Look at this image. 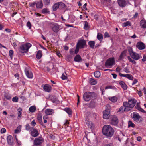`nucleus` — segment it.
Listing matches in <instances>:
<instances>
[{"instance_id":"nucleus-1","label":"nucleus","mask_w":146,"mask_h":146,"mask_svg":"<svg viewBox=\"0 0 146 146\" xmlns=\"http://www.w3.org/2000/svg\"><path fill=\"white\" fill-rule=\"evenodd\" d=\"M114 132L113 128L110 125H105L102 128L103 134L107 137H111Z\"/></svg>"},{"instance_id":"nucleus-2","label":"nucleus","mask_w":146,"mask_h":146,"mask_svg":"<svg viewBox=\"0 0 146 146\" xmlns=\"http://www.w3.org/2000/svg\"><path fill=\"white\" fill-rule=\"evenodd\" d=\"M97 95L94 92H85L83 95V98L84 100L85 101H88L91 99H94L96 98Z\"/></svg>"},{"instance_id":"nucleus-3","label":"nucleus","mask_w":146,"mask_h":146,"mask_svg":"<svg viewBox=\"0 0 146 146\" xmlns=\"http://www.w3.org/2000/svg\"><path fill=\"white\" fill-rule=\"evenodd\" d=\"M137 101L134 99L129 100L128 102H124L123 105L124 106L131 109L135 106Z\"/></svg>"},{"instance_id":"nucleus-4","label":"nucleus","mask_w":146,"mask_h":146,"mask_svg":"<svg viewBox=\"0 0 146 146\" xmlns=\"http://www.w3.org/2000/svg\"><path fill=\"white\" fill-rule=\"evenodd\" d=\"M31 46V44L29 43L22 44L20 47V51L22 53H26Z\"/></svg>"},{"instance_id":"nucleus-5","label":"nucleus","mask_w":146,"mask_h":146,"mask_svg":"<svg viewBox=\"0 0 146 146\" xmlns=\"http://www.w3.org/2000/svg\"><path fill=\"white\" fill-rule=\"evenodd\" d=\"M105 110L103 112V118L104 119H108L110 117V111L109 105H107L106 106Z\"/></svg>"},{"instance_id":"nucleus-6","label":"nucleus","mask_w":146,"mask_h":146,"mask_svg":"<svg viewBox=\"0 0 146 146\" xmlns=\"http://www.w3.org/2000/svg\"><path fill=\"white\" fill-rule=\"evenodd\" d=\"M44 141V139L41 137H39L35 139L33 146H41Z\"/></svg>"},{"instance_id":"nucleus-7","label":"nucleus","mask_w":146,"mask_h":146,"mask_svg":"<svg viewBox=\"0 0 146 146\" xmlns=\"http://www.w3.org/2000/svg\"><path fill=\"white\" fill-rule=\"evenodd\" d=\"M115 62L114 58H110L106 62L105 66L106 67L109 66L110 68H111L113 65L115 64Z\"/></svg>"},{"instance_id":"nucleus-8","label":"nucleus","mask_w":146,"mask_h":146,"mask_svg":"<svg viewBox=\"0 0 146 146\" xmlns=\"http://www.w3.org/2000/svg\"><path fill=\"white\" fill-rule=\"evenodd\" d=\"M50 27L53 31L55 33H57L59 30V25L56 23H50Z\"/></svg>"},{"instance_id":"nucleus-9","label":"nucleus","mask_w":146,"mask_h":146,"mask_svg":"<svg viewBox=\"0 0 146 146\" xmlns=\"http://www.w3.org/2000/svg\"><path fill=\"white\" fill-rule=\"evenodd\" d=\"M133 119L137 122H140L142 120V118L138 113H133Z\"/></svg>"},{"instance_id":"nucleus-10","label":"nucleus","mask_w":146,"mask_h":146,"mask_svg":"<svg viewBox=\"0 0 146 146\" xmlns=\"http://www.w3.org/2000/svg\"><path fill=\"white\" fill-rule=\"evenodd\" d=\"M86 41L84 40H81L78 41L77 44V46H78L80 48H83L86 46Z\"/></svg>"},{"instance_id":"nucleus-11","label":"nucleus","mask_w":146,"mask_h":146,"mask_svg":"<svg viewBox=\"0 0 146 146\" xmlns=\"http://www.w3.org/2000/svg\"><path fill=\"white\" fill-rule=\"evenodd\" d=\"M136 47L140 50L144 49L145 48V45L142 42H138L136 45Z\"/></svg>"},{"instance_id":"nucleus-12","label":"nucleus","mask_w":146,"mask_h":146,"mask_svg":"<svg viewBox=\"0 0 146 146\" xmlns=\"http://www.w3.org/2000/svg\"><path fill=\"white\" fill-rule=\"evenodd\" d=\"M131 110V109L128 108L127 107L123 106H121L119 109L118 111V112L120 113H122L125 111H128Z\"/></svg>"},{"instance_id":"nucleus-13","label":"nucleus","mask_w":146,"mask_h":146,"mask_svg":"<svg viewBox=\"0 0 146 146\" xmlns=\"http://www.w3.org/2000/svg\"><path fill=\"white\" fill-rule=\"evenodd\" d=\"M31 135L33 137H36L39 135L38 131L33 127L31 128Z\"/></svg>"},{"instance_id":"nucleus-14","label":"nucleus","mask_w":146,"mask_h":146,"mask_svg":"<svg viewBox=\"0 0 146 146\" xmlns=\"http://www.w3.org/2000/svg\"><path fill=\"white\" fill-rule=\"evenodd\" d=\"M118 123V120L117 117L115 116H113L111 119V124L114 126H116L117 125Z\"/></svg>"},{"instance_id":"nucleus-15","label":"nucleus","mask_w":146,"mask_h":146,"mask_svg":"<svg viewBox=\"0 0 146 146\" xmlns=\"http://www.w3.org/2000/svg\"><path fill=\"white\" fill-rule=\"evenodd\" d=\"M7 141L8 144L9 145H13L14 144L13 137L10 135H9L7 137Z\"/></svg>"},{"instance_id":"nucleus-16","label":"nucleus","mask_w":146,"mask_h":146,"mask_svg":"<svg viewBox=\"0 0 146 146\" xmlns=\"http://www.w3.org/2000/svg\"><path fill=\"white\" fill-rule=\"evenodd\" d=\"M119 5L121 7H123L127 5V3L125 0H117Z\"/></svg>"},{"instance_id":"nucleus-17","label":"nucleus","mask_w":146,"mask_h":146,"mask_svg":"<svg viewBox=\"0 0 146 146\" xmlns=\"http://www.w3.org/2000/svg\"><path fill=\"white\" fill-rule=\"evenodd\" d=\"M130 56L132 58L136 60H138L140 58L139 55L135 52L132 54H131V55H130Z\"/></svg>"},{"instance_id":"nucleus-18","label":"nucleus","mask_w":146,"mask_h":146,"mask_svg":"<svg viewBox=\"0 0 146 146\" xmlns=\"http://www.w3.org/2000/svg\"><path fill=\"white\" fill-rule=\"evenodd\" d=\"M43 89L45 92H50L52 87L50 85L46 84L43 86Z\"/></svg>"},{"instance_id":"nucleus-19","label":"nucleus","mask_w":146,"mask_h":146,"mask_svg":"<svg viewBox=\"0 0 146 146\" xmlns=\"http://www.w3.org/2000/svg\"><path fill=\"white\" fill-rule=\"evenodd\" d=\"M119 75L122 77H125L130 80H133V78L132 76L129 74H123L121 73L119 74Z\"/></svg>"},{"instance_id":"nucleus-20","label":"nucleus","mask_w":146,"mask_h":146,"mask_svg":"<svg viewBox=\"0 0 146 146\" xmlns=\"http://www.w3.org/2000/svg\"><path fill=\"white\" fill-rule=\"evenodd\" d=\"M25 72L27 76L29 78H32L33 77V75L31 71L27 69L25 70Z\"/></svg>"},{"instance_id":"nucleus-21","label":"nucleus","mask_w":146,"mask_h":146,"mask_svg":"<svg viewBox=\"0 0 146 146\" xmlns=\"http://www.w3.org/2000/svg\"><path fill=\"white\" fill-rule=\"evenodd\" d=\"M42 116L40 114H39L38 115L37 117V119L38 121L40 123V124L44 127H45L46 126L43 124L42 122Z\"/></svg>"},{"instance_id":"nucleus-22","label":"nucleus","mask_w":146,"mask_h":146,"mask_svg":"<svg viewBox=\"0 0 146 146\" xmlns=\"http://www.w3.org/2000/svg\"><path fill=\"white\" fill-rule=\"evenodd\" d=\"M36 7L37 8H42L43 6V4L41 1H36Z\"/></svg>"},{"instance_id":"nucleus-23","label":"nucleus","mask_w":146,"mask_h":146,"mask_svg":"<svg viewBox=\"0 0 146 146\" xmlns=\"http://www.w3.org/2000/svg\"><path fill=\"white\" fill-rule=\"evenodd\" d=\"M54 113V110L50 109H47L45 111V113L47 115H51Z\"/></svg>"},{"instance_id":"nucleus-24","label":"nucleus","mask_w":146,"mask_h":146,"mask_svg":"<svg viewBox=\"0 0 146 146\" xmlns=\"http://www.w3.org/2000/svg\"><path fill=\"white\" fill-rule=\"evenodd\" d=\"M141 27L143 28H146V21L145 20H141L140 23Z\"/></svg>"},{"instance_id":"nucleus-25","label":"nucleus","mask_w":146,"mask_h":146,"mask_svg":"<svg viewBox=\"0 0 146 146\" xmlns=\"http://www.w3.org/2000/svg\"><path fill=\"white\" fill-rule=\"evenodd\" d=\"M119 84L121 86V87L124 90H126L127 89V86L124 82L123 81H120Z\"/></svg>"},{"instance_id":"nucleus-26","label":"nucleus","mask_w":146,"mask_h":146,"mask_svg":"<svg viewBox=\"0 0 146 146\" xmlns=\"http://www.w3.org/2000/svg\"><path fill=\"white\" fill-rule=\"evenodd\" d=\"M82 58L80 55H76L74 58V60L75 62H80L81 61Z\"/></svg>"},{"instance_id":"nucleus-27","label":"nucleus","mask_w":146,"mask_h":146,"mask_svg":"<svg viewBox=\"0 0 146 146\" xmlns=\"http://www.w3.org/2000/svg\"><path fill=\"white\" fill-rule=\"evenodd\" d=\"M42 52L41 50H38L36 54V58L38 59H40L41 58V57L42 56Z\"/></svg>"},{"instance_id":"nucleus-28","label":"nucleus","mask_w":146,"mask_h":146,"mask_svg":"<svg viewBox=\"0 0 146 146\" xmlns=\"http://www.w3.org/2000/svg\"><path fill=\"white\" fill-rule=\"evenodd\" d=\"M86 123L89 128H92V124L91 121H89L88 119H86Z\"/></svg>"},{"instance_id":"nucleus-29","label":"nucleus","mask_w":146,"mask_h":146,"mask_svg":"<svg viewBox=\"0 0 146 146\" xmlns=\"http://www.w3.org/2000/svg\"><path fill=\"white\" fill-rule=\"evenodd\" d=\"M64 110L69 115L72 114V111L70 108H64Z\"/></svg>"},{"instance_id":"nucleus-30","label":"nucleus","mask_w":146,"mask_h":146,"mask_svg":"<svg viewBox=\"0 0 146 146\" xmlns=\"http://www.w3.org/2000/svg\"><path fill=\"white\" fill-rule=\"evenodd\" d=\"M36 107L35 106H31L29 108V111L32 113L35 112L36 111Z\"/></svg>"},{"instance_id":"nucleus-31","label":"nucleus","mask_w":146,"mask_h":146,"mask_svg":"<svg viewBox=\"0 0 146 146\" xmlns=\"http://www.w3.org/2000/svg\"><path fill=\"white\" fill-rule=\"evenodd\" d=\"M125 55V51L122 52L119 57V60H121L124 58V56Z\"/></svg>"},{"instance_id":"nucleus-32","label":"nucleus","mask_w":146,"mask_h":146,"mask_svg":"<svg viewBox=\"0 0 146 146\" xmlns=\"http://www.w3.org/2000/svg\"><path fill=\"white\" fill-rule=\"evenodd\" d=\"M85 24H84V28L86 30H88L90 28V26L88 25V23L86 21H84Z\"/></svg>"},{"instance_id":"nucleus-33","label":"nucleus","mask_w":146,"mask_h":146,"mask_svg":"<svg viewBox=\"0 0 146 146\" xmlns=\"http://www.w3.org/2000/svg\"><path fill=\"white\" fill-rule=\"evenodd\" d=\"M95 42L94 41H90L88 42V44L92 48H93L94 46Z\"/></svg>"},{"instance_id":"nucleus-34","label":"nucleus","mask_w":146,"mask_h":146,"mask_svg":"<svg viewBox=\"0 0 146 146\" xmlns=\"http://www.w3.org/2000/svg\"><path fill=\"white\" fill-rule=\"evenodd\" d=\"M59 8L60 9L64 8L65 7V4L61 2H58Z\"/></svg>"},{"instance_id":"nucleus-35","label":"nucleus","mask_w":146,"mask_h":146,"mask_svg":"<svg viewBox=\"0 0 146 146\" xmlns=\"http://www.w3.org/2000/svg\"><path fill=\"white\" fill-rule=\"evenodd\" d=\"M97 38L100 41H102L103 39L102 35L100 33H98Z\"/></svg>"},{"instance_id":"nucleus-36","label":"nucleus","mask_w":146,"mask_h":146,"mask_svg":"<svg viewBox=\"0 0 146 146\" xmlns=\"http://www.w3.org/2000/svg\"><path fill=\"white\" fill-rule=\"evenodd\" d=\"M51 101L53 102H56L58 101V100L56 97L54 96H52L51 98Z\"/></svg>"},{"instance_id":"nucleus-37","label":"nucleus","mask_w":146,"mask_h":146,"mask_svg":"<svg viewBox=\"0 0 146 146\" xmlns=\"http://www.w3.org/2000/svg\"><path fill=\"white\" fill-rule=\"evenodd\" d=\"M128 25L131 26V22L129 21H127L123 24L122 26L123 27H126Z\"/></svg>"},{"instance_id":"nucleus-38","label":"nucleus","mask_w":146,"mask_h":146,"mask_svg":"<svg viewBox=\"0 0 146 146\" xmlns=\"http://www.w3.org/2000/svg\"><path fill=\"white\" fill-rule=\"evenodd\" d=\"M59 8V6L58 3H55L53 6V10L54 11H56Z\"/></svg>"},{"instance_id":"nucleus-39","label":"nucleus","mask_w":146,"mask_h":146,"mask_svg":"<svg viewBox=\"0 0 146 146\" xmlns=\"http://www.w3.org/2000/svg\"><path fill=\"white\" fill-rule=\"evenodd\" d=\"M109 100L113 102H116L117 100V99L116 97L114 96L109 98Z\"/></svg>"},{"instance_id":"nucleus-40","label":"nucleus","mask_w":146,"mask_h":146,"mask_svg":"<svg viewBox=\"0 0 146 146\" xmlns=\"http://www.w3.org/2000/svg\"><path fill=\"white\" fill-rule=\"evenodd\" d=\"M94 74L95 77L96 78H99L100 76V73L98 71H96L94 72Z\"/></svg>"},{"instance_id":"nucleus-41","label":"nucleus","mask_w":146,"mask_h":146,"mask_svg":"<svg viewBox=\"0 0 146 146\" xmlns=\"http://www.w3.org/2000/svg\"><path fill=\"white\" fill-rule=\"evenodd\" d=\"M90 84L92 85H95L97 83L96 81L92 78H90Z\"/></svg>"},{"instance_id":"nucleus-42","label":"nucleus","mask_w":146,"mask_h":146,"mask_svg":"<svg viewBox=\"0 0 146 146\" xmlns=\"http://www.w3.org/2000/svg\"><path fill=\"white\" fill-rule=\"evenodd\" d=\"M104 1L106 3V4L109 7H110L111 6V0H104Z\"/></svg>"},{"instance_id":"nucleus-43","label":"nucleus","mask_w":146,"mask_h":146,"mask_svg":"<svg viewBox=\"0 0 146 146\" xmlns=\"http://www.w3.org/2000/svg\"><path fill=\"white\" fill-rule=\"evenodd\" d=\"M89 106L91 108H93L95 106V102L93 101H91L89 104Z\"/></svg>"},{"instance_id":"nucleus-44","label":"nucleus","mask_w":146,"mask_h":146,"mask_svg":"<svg viewBox=\"0 0 146 146\" xmlns=\"http://www.w3.org/2000/svg\"><path fill=\"white\" fill-rule=\"evenodd\" d=\"M18 115L19 117H21V111L22 110V109L21 108H18Z\"/></svg>"},{"instance_id":"nucleus-45","label":"nucleus","mask_w":146,"mask_h":146,"mask_svg":"<svg viewBox=\"0 0 146 146\" xmlns=\"http://www.w3.org/2000/svg\"><path fill=\"white\" fill-rule=\"evenodd\" d=\"M128 126L129 127H134L135 126V125L131 121H129L128 122Z\"/></svg>"},{"instance_id":"nucleus-46","label":"nucleus","mask_w":146,"mask_h":146,"mask_svg":"<svg viewBox=\"0 0 146 146\" xmlns=\"http://www.w3.org/2000/svg\"><path fill=\"white\" fill-rule=\"evenodd\" d=\"M128 50L130 55H131V54H132L134 52L133 51L132 48L131 47H129Z\"/></svg>"},{"instance_id":"nucleus-47","label":"nucleus","mask_w":146,"mask_h":146,"mask_svg":"<svg viewBox=\"0 0 146 146\" xmlns=\"http://www.w3.org/2000/svg\"><path fill=\"white\" fill-rule=\"evenodd\" d=\"M12 100L13 102H17L18 101V98L17 96L14 97L13 98Z\"/></svg>"},{"instance_id":"nucleus-48","label":"nucleus","mask_w":146,"mask_h":146,"mask_svg":"<svg viewBox=\"0 0 146 146\" xmlns=\"http://www.w3.org/2000/svg\"><path fill=\"white\" fill-rule=\"evenodd\" d=\"M111 88H113L114 89H116V88L114 86H106L105 89H111Z\"/></svg>"},{"instance_id":"nucleus-49","label":"nucleus","mask_w":146,"mask_h":146,"mask_svg":"<svg viewBox=\"0 0 146 146\" xmlns=\"http://www.w3.org/2000/svg\"><path fill=\"white\" fill-rule=\"evenodd\" d=\"M43 1L44 3L46 5L49 4L50 2V0H43Z\"/></svg>"},{"instance_id":"nucleus-50","label":"nucleus","mask_w":146,"mask_h":146,"mask_svg":"<svg viewBox=\"0 0 146 146\" xmlns=\"http://www.w3.org/2000/svg\"><path fill=\"white\" fill-rule=\"evenodd\" d=\"M25 129L27 130H31V128L30 127V125L29 124H27L25 126Z\"/></svg>"},{"instance_id":"nucleus-51","label":"nucleus","mask_w":146,"mask_h":146,"mask_svg":"<svg viewBox=\"0 0 146 146\" xmlns=\"http://www.w3.org/2000/svg\"><path fill=\"white\" fill-rule=\"evenodd\" d=\"M42 12L43 13H46L48 12V11L47 9L44 8L42 9Z\"/></svg>"},{"instance_id":"nucleus-52","label":"nucleus","mask_w":146,"mask_h":146,"mask_svg":"<svg viewBox=\"0 0 146 146\" xmlns=\"http://www.w3.org/2000/svg\"><path fill=\"white\" fill-rule=\"evenodd\" d=\"M13 54V51L12 50H10L9 52V55L11 58H12Z\"/></svg>"},{"instance_id":"nucleus-53","label":"nucleus","mask_w":146,"mask_h":146,"mask_svg":"<svg viewBox=\"0 0 146 146\" xmlns=\"http://www.w3.org/2000/svg\"><path fill=\"white\" fill-rule=\"evenodd\" d=\"M36 1L33 2L32 3H29V6L30 7H33L35 5H36Z\"/></svg>"},{"instance_id":"nucleus-54","label":"nucleus","mask_w":146,"mask_h":146,"mask_svg":"<svg viewBox=\"0 0 146 146\" xmlns=\"http://www.w3.org/2000/svg\"><path fill=\"white\" fill-rule=\"evenodd\" d=\"M27 26L29 27V29H31V25L30 22L29 21H28L27 23Z\"/></svg>"},{"instance_id":"nucleus-55","label":"nucleus","mask_w":146,"mask_h":146,"mask_svg":"<svg viewBox=\"0 0 146 146\" xmlns=\"http://www.w3.org/2000/svg\"><path fill=\"white\" fill-rule=\"evenodd\" d=\"M79 48H80L79 47L76 46V49L74 52V53L75 54H76L78 53Z\"/></svg>"},{"instance_id":"nucleus-56","label":"nucleus","mask_w":146,"mask_h":146,"mask_svg":"<svg viewBox=\"0 0 146 146\" xmlns=\"http://www.w3.org/2000/svg\"><path fill=\"white\" fill-rule=\"evenodd\" d=\"M123 70L124 71H125L126 73H129L130 72L129 69L127 67H125L124 68Z\"/></svg>"},{"instance_id":"nucleus-57","label":"nucleus","mask_w":146,"mask_h":146,"mask_svg":"<svg viewBox=\"0 0 146 146\" xmlns=\"http://www.w3.org/2000/svg\"><path fill=\"white\" fill-rule=\"evenodd\" d=\"M105 37H110V36L109 33L107 32L105 33H104Z\"/></svg>"},{"instance_id":"nucleus-58","label":"nucleus","mask_w":146,"mask_h":146,"mask_svg":"<svg viewBox=\"0 0 146 146\" xmlns=\"http://www.w3.org/2000/svg\"><path fill=\"white\" fill-rule=\"evenodd\" d=\"M61 78L63 80H64L67 79V77L65 76L64 74H63L61 77Z\"/></svg>"},{"instance_id":"nucleus-59","label":"nucleus","mask_w":146,"mask_h":146,"mask_svg":"<svg viewBox=\"0 0 146 146\" xmlns=\"http://www.w3.org/2000/svg\"><path fill=\"white\" fill-rule=\"evenodd\" d=\"M31 125L33 127L36 125V122L35 120H33L31 123Z\"/></svg>"},{"instance_id":"nucleus-60","label":"nucleus","mask_w":146,"mask_h":146,"mask_svg":"<svg viewBox=\"0 0 146 146\" xmlns=\"http://www.w3.org/2000/svg\"><path fill=\"white\" fill-rule=\"evenodd\" d=\"M6 129L5 128H2L1 130V133H3L6 132Z\"/></svg>"},{"instance_id":"nucleus-61","label":"nucleus","mask_w":146,"mask_h":146,"mask_svg":"<svg viewBox=\"0 0 146 146\" xmlns=\"http://www.w3.org/2000/svg\"><path fill=\"white\" fill-rule=\"evenodd\" d=\"M121 68H120L118 66L116 69V71L117 72H119L121 70Z\"/></svg>"},{"instance_id":"nucleus-62","label":"nucleus","mask_w":146,"mask_h":146,"mask_svg":"<svg viewBox=\"0 0 146 146\" xmlns=\"http://www.w3.org/2000/svg\"><path fill=\"white\" fill-rule=\"evenodd\" d=\"M16 140L17 143L18 145H21V142L19 141L18 140L17 138H16Z\"/></svg>"},{"instance_id":"nucleus-63","label":"nucleus","mask_w":146,"mask_h":146,"mask_svg":"<svg viewBox=\"0 0 146 146\" xmlns=\"http://www.w3.org/2000/svg\"><path fill=\"white\" fill-rule=\"evenodd\" d=\"M142 61L143 62L145 61H146V55H144L143 58L142 59Z\"/></svg>"},{"instance_id":"nucleus-64","label":"nucleus","mask_w":146,"mask_h":146,"mask_svg":"<svg viewBox=\"0 0 146 146\" xmlns=\"http://www.w3.org/2000/svg\"><path fill=\"white\" fill-rule=\"evenodd\" d=\"M104 146H113V145L112 143H109L105 145Z\"/></svg>"}]
</instances>
